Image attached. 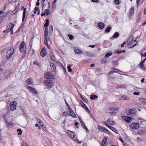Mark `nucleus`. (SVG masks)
Segmentation results:
<instances>
[{
    "instance_id": "f257e3e1",
    "label": "nucleus",
    "mask_w": 146,
    "mask_h": 146,
    "mask_svg": "<svg viewBox=\"0 0 146 146\" xmlns=\"http://www.w3.org/2000/svg\"><path fill=\"white\" fill-rule=\"evenodd\" d=\"M4 52L6 53L5 57L6 59L8 60L12 56L14 53V50L13 48H11L5 49L2 52V54H3Z\"/></svg>"
},
{
    "instance_id": "f03ea898",
    "label": "nucleus",
    "mask_w": 146,
    "mask_h": 146,
    "mask_svg": "<svg viewBox=\"0 0 146 146\" xmlns=\"http://www.w3.org/2000/svg\"><path fill=\"white\" fill-rule=\"evenodd\" d=\"M67 132L69 137L73 138L74 141L77 142H78L79 143H81V141H79V140L75 137L74 133L73 132L68 130Z\"/></svg>"
},
{
    "instance_id": "7ed1b4c3",
    "label": "nucleus",
    "mask_w": 146,
    "mask_h": 146,
    "mask_svg": "<svg viewBox=\"0 0 146 146\" xmlns=\"http://www.w3.org/2000/svg\"><path fill=\"white\" fill-rule=\"evenodd\" d=\"M17 104L16 102L14 101L12 102L10 104V109L12 111L15 110L16 109Z\"/></svg>"
},
{
    "instance_id": "20e7f679",
    "label": "nucleus",
    "mask_w": 146,
    "mask_h": 146,
    "mask_svg": "<svg viewBox=\"0 0 146 146\" xmlns=\"http://www.w3.org/2000/svg\"><path fill=\"white\" fill-rule=\"evenodd\" d=\"M110 112L108 113L112 115H115L117 111H118V108H115L113 109V108H111L110 109Z\"/></svg>"
},
{
    "instance_id": "39448f33",
    "label": "nucleus",
    "mask_w": 146,
    "mask_h": 146,
    "mask_svg": "<svg viewBox=\"0 0 146 146\" xmlns=\"http://www.w3.org/2000/svg\"><path fill=\"white\" fill-rule=\"evenodd\" d=\"M139 127V124L138 123H133L130 126V127L133 129H137Z\"/></svg>"
},
{
    "instance_id": "423d86ee",
    "label": "nucleus",
    "mask_w": 146,
    "mask_h": 146,
    "mask_svg": "<svg viewBox=\"0 0 146 146\" xmlns=\"http://www.w3.org/2000/svg\"><path fill=\"white\" fill-rule=\"evenodd\" d=\"M122 117L123 119L127 123H129L130 122L132 118L131 117L127 116H122Z\"/></svg>"
},
{
    "instance_id": "0eeeda50",
    "label": "nucleus",
    "mask_w": 146,
    "mask_h": 146,
    "mask_svg": "<svg viewBox=\"0 0 146 146\" xmlns=\"http://www.w3.org/2000/svg\"><path fill=\"white\" fill-rule=\"evenodd\" d=\"M26 88L27 89H29L30 91L32 92L33 94H37L38 93L36 91V90L31 86H27Z\"/></svg>"
},
{
    "instance_id": "6e6552de",
    "label": "nucleus",
    "mask_w": 146,
    "mask_h": 146,
    "mask_svg": "<svg viewBox=\"0 0 146 146\" xmlns=\"http://www.w3.org/2000/svg\"><path fill=\"white\" fill-rule=\"evenodd\" d=\"M104 123L107 127L110 129L112 130L114 132L116 133H118L117 130L115 128L112 127V126L109 125L108 123L106 122H104Z\"/></svg>"
},
{
    "instance_id": "1a4fd4ad",
    "label": "nucleus",
    "mask_w": 146,
    "mask_h": 146,
    "mask_svg": "<svg viewBox=\"0 0 146 146\" xmlns=\"http://www.w3.org/2000/svg\"><path fill=\"white\" fill-rule=\"evenodd\" d=\"M50 2H48V9H46L45 10L44 13L46 15L48 16L50 15V12L49 11V9L50 7Z\"/></svg>"
},
{
    "instance_id": "9d476101",
    "label": "nucleus",
    "mask_w": 146,
    "mask_h": 146,
    "mask_svg": "<svg viewBox=\"0 0 146 146\" xmlns=\"http://www.w3.org/2000/svg\"><path fill=\"white\" fill-rule=\"evenodd\" d=\"M45 83L49 87H51L52 85V81L50 80H46L45 81Z\"/></svg>"
},
{
    "instance_id": "9b49d317",
    "label": "nucleus",
    "mask_w": 146,
    "mask_h": 146,
    "mask_svg": "<svg viewBox=\"0 0 146 146\" xmlns=\"http://www.w3.org/2000/svg\"><path fill=\"white\" fill-rule=\"evenodd\" d=\"M25 42L24 41H22L21 43V44L19 46V49L20 51L23 52L24 51V46H25Z\"/></svg>"
},
{
    "instance_id": "f8f14e48",
    "label": "nucleus",
    "mask_w": 146,
    "mask_h": 146,
    "mask_svg": "<svg viewBox=\"0 0 146 146\" xmlns=\"http://www.w3.org/2000/svg\"><path fill=\"white\" fill-rule=\"evenodd\" d=\"M111 46V44L107 41H104L103 46L105 48L109 47Z\"/></svg>"
},
{
    "instance_id": "ddd939ff",
    "label": "nucleus",
    "mask_w": 146,
    "mask_h": 146,
    "mask_svg": "<svg viewBox=\"0 0 146 146\" xmlns=\"http://www.w3.org/2000/svg\"><path fill=\"white\" fill-rule=\"evenodd\" d=\"M46 54V49L44 48H43L40 51V54L42 57H44Z\"/></svg>"
},
{
    "instance_id": "4468645a",
    "label": "nucleus",
    "mask_w": 146,
    "mask_h": 146,
    "mask_svg": "<svg viewBox=\"0 0 146 146\" xmlns=\"http://www.w3.org/2000/svg\"><path fill=\"white\" fill-rule=\"evenodd\" d=\"M138 134L139 135L144 134L145 133V129L142 128L139 129L137 132Z\"/></svg>"
},
{
    "instance_id": "2eb2a0df",
    "label": "nucleus",
    "mask_w": 146,
    "mask_h": 146,
    "mask_svg": "<svg viewBox=\"0 0 146 146\" xmlns=\"http://www.w3.org/2000/svg\"><path fill=\"white\" fill-rule=\"evenodd\" d=\"M137 42L136 40H133L132 41V42H131L129 45H131L130 48H133L137 44Z\"/></svg>"
},
{
    "instance_id": "dca6fc26",
    "label": "nucleus",
    "mask_w": 146,
    "mask_h": 146,
    "mask_svg": "<svg viewBox=\"0 0 146 146\" xmlns=\"http://www.w3.org/2000/svg\"><path fill=\"white\" fill-rule=\"evenodd\" d=\"M22 10H23V18L22 20V22H23L24 21V19L25 17V16L26 12V8H24V6H23L22 7Z\"/></svg>"
},
{
    "instance_id": "f3484780",
    "label": "nucleus",
    "mask_w": 146,
    "mask_h": 146,
    "mask_svg": "<svg viewBox=\"0 0 146 146\" xmlns=\"http://www.w3.org/2000/svg\"><path fill=\"white\" fill-rule=\"evenodd\" d=\"M50 66L51 68L52 71L53 72H55L56 71V66L54 65V64L52 62L50 63Z\"/></svg>"
},
{
    "instance_id": "a211bd4d",
    "label": "nucleus",
    "mask_w": 146,
    "mask_h": 146,
    "mask_svg": "<svg viewBox=\"0 0 146 146\" xmlns=\"http://www.w3.org/2000/svg\"><path fill=\"white\" fill-rule=\"evenodd\" d=\"M42 9L43 10H44V7L46 6V5L47 4H48V0H42Z\"/></svg>"
},
{
    "instance_id": "6ab92c4d",
    "label": "nucleus",
    "mask_w": 146,
    "mask_h": 146,
    "mask_svg": "<svg viewBox=\"0 0 146 146\" xmlns=\"http://www.w3.org/2000/svg\"><path fill=\"white\" fill-rule=\"evenodd\" d=\"M135 109H130V110H128V111H129V113H128L127 114L129 115H131V114H134L135 113Z\"/></svg>"
},
{
    "instance_id": "aec40b11",
    "label": "nucleus",
    "mask_w": 146,
    "mask_h": 146,
    "mask_svg": "<svg viewBox=\"0 0 146 146\" xmlns=\"http://www.w3.org/2000/svg\"><path fill=\"white\" fill-rule=\"evenodd\" d=\"M26 82L28 84H29L31 85H33V83L32 81V80L30 78H28L26 81Z\"/></svg>"
},
{
    "instance_id": "412c9836",
    "label": "nucleus",
    "mask_w": 146,
    "mask_h": 146,
    "mask_svg": "<svg viewBox=\"0 0 146 146\" xmlns=\"http://www.w3.org/2000/svg\"><path fill=\"white\" fill-rule=\"evenodd\" d=\"M143 63L144 62H143L141 61L138 65L139 66V67L142 69L143 70H145L146 68L143 67Z\"/></svg>"
},
{
    "instance_id": "4be33fe9",
    "label": "nucleus",
    "mask_w": 146,
    "mask_h": 146,
    "mask_svg": "<svg viewBox=\"0 0 146 146\" xmlns=\"http://www.w3.org/2000/svg\"><path fill=\"white\" fill-rule=\"evenodd\" d=\"M69 116H71L73 117L76 118V117L73 110L69 111Z\"/></svg>"
},
{
    "instance_id": "5701e85b",
    "label": "nucleus",
    "mask_w": 146,
    "mask_h": 146,
    "mask_svg": "<svg viewBox=\"0 0 146 146\" xmlns=\"http://www.w3.org/2000/svg\"><path fill=\"white\" fill-rule=\"evenodd\" d=\"M75 52L78 54H80L82 53V51L79 48L75 49L74 50Z\"/></svg>"
},
{
    "instance_id": "b1692460",
    "label": "nucleus",
    "mask_w": 146,
    "mask_h": 146,
    "mask_svg": "<svg viewBox=\"0 0 146 146\" xmlns=\"http://www.w3.org/2000/svg\"><path fill=\"white\" fill-rule=\"evenodd\" d=\"M50 57L51 60L52 61H54L55 60V58L53 55V53L52 52H50Z\"/></svg>"
},
{
    "instance_id": "393cba45",
    "label": "nucleus",
    "mask_w": 146,
    "mask_h": 146,
    "mask_svg": "<svg viewBox=\"0 0 146 146\" xmlns=\"http://www.w3.org/2000/svg\"><path fill=\"white\" fill-rule=\"evenodd\" d=\"M45 78H52V76L50 73L47 72L45 74Z\"/></svg>"
},
{
    "instance_id": "a878e982",
    "label": "nucleus",
    "mask_w": 146,
    "mask_h": 146,
    "mask_svg": "<svg viewBox=\"0 0 146 146\" xmlns=\"http://www.w3.org/2000/svg\"><path fill=\"white\" fill-rule=\"evenodd\" d=\"M133 39V37L132 36H130L128 39L127 41L126 42V43H127V44H130L131 42H132L133 40H134Z\"/></svg>"
},
{
    "instance_id": "bb28decb",
    "label": "nucleus",
    "mask_w": 146,
    "mask_h": 146,
    "mask_svg": "<svg viewBox=\"0 0 146 146\" xmlns=\"http://www.w3.org/2000/svg\"><path fill=\"white\" fill-rule=\"evenodd\" d=\"M140 101L144 104H146V98H140L139 99Z\"/></svg>"
},
{
    "instance_id": "cd10ccee",
    "label": "nucleus",
    "mask_w": 146,
    "mask_h": 146,
    "mask_svg": "<svg viewBox=\"0 0 146 146\" xmlns=\"http://www.w3.org/2000/svg\"><path fill=\"white\" fill-rule=\"evenodd\" d=\"M98 26L100 29H102L104 27L105 24L103 23L100 22L98 23Z\"/></svg>"
},
{
    "instance_id": "c85d7f7f",
    "label": "nucleus",
    "mask_w": 146,
    "mask_h": 146,
    "mask_svg": "<svg viewBox=\"0 0 146 146\" xmlns=\"http://www.w3.org/2000/svg\"><path fill=\"white\" fill-rule=\"evenodd\" d=\"M11 73L10 71L9 70H7L4 73V75L5 76L8 77L11 75Z\"/></svg>"
},
{
    "instance_id": "c756f323",
    "label": "nucleus",
    "mask_w": 146,
    "mask_h": 146,
    "mask_svg": "<svg viewBox=\"0 0 146 146\" xmlns=\"http://www.w3.org/2000/svg\"><path fill=\"white\" fill-rule=\"evenodd\" d=\"M119 71V70L118 69L113 68L111 70L110 73H111L117 72Z\"/></svg>"
},
{
    "instance_id": "7c9ffc66",
    "label": "nucleus",
    "mask_w": 146,
    "mask_h": 146,
    "mask_svg": "<svg viewBox=\"0 0 146 146\" xmlns=\"http://www.w3.org/2000/svg\"><path fill=\"white\" fill-rule=\"evenodd\" d=\"M57 62L58 65L61 66L62 68V69H63L64 71L66 72V71L65 68H64V66H63V65L62 64V63H61L60 62Z\"/></svg>"
},
{
    "instance_id": "2f4dec72",
    "label": "nucleus",
    "mask_w": 146,
    "mask_h": 146,
    "mask_svg": "<svg viewBox=\"0 0 146 146\" xmlns=\"http://www.w3.org/2000/svg\"><path fill=\"white\" fill-rule=\"evenodd\" d=\"M10 26V30H9V32H10V31H13V29L15 26L14 24H11L9 25Z\"/></svg>"
},
{
    "instance_id": "473e14b6",
    "label": "nucleus",
    "mask_w": 146,
    "mask_h": 146,
    "mask_svg": "<svg viewBox=\"0 0 146 146\" xmlns=\"http://www.w3.org/2000/svg\"><path fill=\"white\" fill-rule=\"evenodd\" d=\"M84 54L88 56H92V54L88 51L85 52Z\"/></svg>"
},
{
    "instance_id": "72a5a7b5",
    "label": "nucleus",
    "mask_w": 146,
    "mask_h": 146,
    "mask_svg": "<svg viewBox=\"0 0 146 146\" xmlns=\"http://www.w3.org/2000/svg\"><path fill=\"white\" fill-rule=\"evenodd\" d=\"M107 122H108L109 124L111 125H113L115 123L114 121H112L110 119H108L107 121Z\"/></svg>"
},
{
    "instance_id": "f704fd0d",
    "label": "nucleus",
    "mask_w": 146,
    "mask_h": 146,
    "mask_svg": "<svg viewBox=\"0 0 146 146\" xmlns=\"http://www.w3.org/2000/svg\"><path fill=\"white\" fill-rule=\"evenodd\" d=\"M107 139L106 138H105L102 141V144L103 145L105 146L107 144Z\"/></svg>"
},
{
    "instance_id": "c9c22d12",
    "label": "nucleus",
    "mask_w": 146,
    "mask_h": 146,
    "mask_svg": "<svg viewBox=\"0 0 146 146\" xmlns=\"http://www.w3.org/2000/svg\"><path fill=\"white\" fill-rule=\"evenodd\" d=\"M46 23L44 25V26L45 28H46L47 26H48V24L49 23V21L48 19H46Z\"/></svg>"
},
{
    "instance_id": "e433bc0d",
    "label": "nucleus",
    "mask_w": 146,
    "mask_h": 146,
    "mask_svg": "<svg viewBox=\"0 0 146 146\" xmlns=\"http://www.w3.org/2000/svg\"><path fill=\"white\" fill-rule=\"evenodd\" d=\"M119 35V34L117 32H116L114 35L112 36V37L113 38L118 37Z\"/></svg>"
},
{
    "instance_id": "4c0bfd02",
    "label": "nucleus",
    "mask_w": 146,
    "mask_h": 146,
    "mask_svg": "<svg viewBox=\"0 0 146 146\" xmlns=\"http://www.w3.org/2000/svg\"><path fill=\"white\" fill-rule=\"evenodd\" d=\"M98 98V96L96 95H92L90 96V98L91 100H94L95 98Z\"/></svg>"
},
{
    "instance_id": "58836bf2",
    "label": "nucleus",
    "mask_w": 146,
    "mask_h": 146,
    "mask_svg": "<svg viewBox=\"0 0 146 146\" xmlns=\"http://www.w3.org/2000/svg\"><path fill=\"white\" fill-rule=\"evenodd\" d=\"M111 29V27H108L106 28L105 30V31L107 33L109 32L110 31V30Z\"/></svg>"
},
{
    "instance_id": "ea45409f",
    "label": "nucleus",
    "mask_w": 146,
    "mask_h": 146,
    "mask_svg": "<svg viewBox=\"0 0 146 146\" xmlns=\"http://www.w3.org/2000/svg\"><path fill=\"white\" fill-rule=\"evenodd\" d=\"M17 131L18 132H19V133H18V135H21L22 134V131L21 130V129H18L17 130Z\"/></svg>"
},
{
    "instance_id": "a19ab883",
    "label": "nucleus",
    "mask_w": 146,
    "mask_h": 146,
    "mask_svg": "<svg viewBox=\"0 0 146 146\" xmlns=\"http://www.w3.org/2000/svg\"><path fill=\"white\" fill-rule=\"evenodd\" d=\"M134 8L133 7H131L130 9V14L131 15L133 14L134 13Z\"/></svg>"
},
{
    "instance_id": "79ce46f5",
    "label": "nucleus",
    "mask_w": 146,
    "mask_h": 146,
    "mask_svg": "<svg viewBox=\"0 0 146 146\" xmlns=\"http://www.w3.org/2000/svg\"><path fill=\"white\" fill-rule=\"evenodd\" d=\"M112 54V53L111 52H109L107 53L105 55V57L106 58L110 56H111Z\"/></svg>"
},
{
    "instance_id": "37998d69",
    "label": "nucleus",
    "mask_w": 146,
    "mask_h": 146,
    "mask_svg": "<svg viewBox=\"0 0 146 146\" xmlns=\"http://www.w3.org/2000/svg\"><path fill=\"white\" fill-rule=\"evenodd\" d=\"M122 98L123 99L126 100H129L130 99L128 96H123Z\"/></svg>"
},
{
    "instance_id": "c03bdc74",
    "label": "nucleus",
    "mask_w": 146,
    "mask_h": 146,
    "mask_svg": "<svg viewBox=\"0 0 146 146\" xmlns=\"http://www.w3.org/2000/svg\"><path fill=\"white\" fill-rule=\"evenodd\" d=\"M33 64H36L38 66H40V63L37 60L35 61L34 62Z\"/></svg>"
},
{
    "instance_id": "a18cd8bd",
    "label": "nucleus",
    "mask_w": 146,
    "mask_h": 146,
    "mask_svg": "<svg viewBox=\"0 0 146 146\" xmlns=\"http://www.w3.org/2000/svg\"><path fill=\"white\" fill-rule=\"evenodd\" d=\"M71 66L70 65H69L68 66L67 68L68 69V71L69 72H71L72 71V69L71 68Z\"/></svg>"
},
{
    "instance_id": "49530a36",
    "label": "nucleus",
    "mask_w": 146,
    "mask_h": 146,
    "mask_svg": "<svg viewBox=\"0 0 146 146\" xmlns=\"http://www.w3.org/2000/svg\"><path fill=\"white\" fill-rule=\"evenodd\" d=\"M103 132H104L107 134H108L110 133L109 131L104 127L103 129Z\"/></svg>"
},
{
    "instance_id": "de8ad7c7",
    "label": "nucleus",
    "mask_w": 146,
    "mask_h": 146,
    "mask_svg": "<svg viewBox=\"0 0 146 146\" xmlns=\"http://www.w3.org/2000/svg\"><path fill=\"white\" fill-rule=\"evenodd\" d=\"M104 127L101 126H99L98 127V129L100 131H102V132L103 131V129H104Z\"/></svg>"
},
{
    "instance_id": "09e8293b",
    "label": "nucleus",
    "mask_w": 146,
    "mask_h": 146,
    "mask_svg": "<svg viewBox=\"0 0 146 146\" xmlns=\"http://www.w3.org/2000/svg\"><path fill=\"white\" fill-rule=\"evenodd\" d=\"M68 36L69 37V38L70 40H72L73 38V36L72 35H68Z\"/></svg>"
},
{
    "instance_id": "8fccbe9b",
    "label": "nucleus",
    "mask_w": 146,
    "mask_h": 146,
    "mask_svg": "<svg viewBox=\"0 0 146 146\" xmlns=\"http://www.w3.org/2000/svg\"><path fill=\"white\" fill-rule=\"evenodd\" d=\"M44 34L46 35H48V28H46L45 29L44 31Z\"/></svg>"
},
{
    "instance_id": "3c124183",
    "label": "nucleus",
    "mask_w": 146,
    "mask_h": 146,
    "mask_svg": "<svg viewBox=\"0 0 146 146\" xmlns=\"http://www.w3.org/2000/svg\"><path fill=\"white\" fill-rule=\"evenodd\" d=\"M23 24H22L21 26L18 28V31H17V32H18L19 30H20L23 28Z\"/></svg>"
},
{
    "instance_id": "603ef678",
    "label": "nucleus",
    "mask_w": 146,
    "mask_h": 146,
    "mask_svg": "<svg viewBox=\"0 0 146 146\" xmlns=\"http://www.w3.org/2000/svg\"><path fill=\"white\" fill-rule=\"evenodd\" d=\"M114 2L116 5H118L119 3V0H115Z\"/></svg>"
},
{
    "instance_id": "864d4df0",
    "label": "nucleus",
    "mask_w": 146,
    "mask_h": 146,
    "mask_svg": "<svg viewBox=\"0 0 146 146\" xmlns=\"http://www.w3.org/2000/svg\"><path fill=\"white\" fill-rule=\"evenodd\" d=\"M81 97L83 101L84 102H87V100L86 98L82 97V96H81Z\"/></svg>"
},
{
    "instance_id": "5fc2aeb1",
    "label": "nucleus",
    "mask_w": 146,
    "mask_h": 146,
    "mask_svg": "<svg viewBox=\"0 0 146 146\" xmlns=\"http://www.w3.org/2000/svg\"><path fill=\"white\" fill-rule=\"evenodd\" d=\"M22 146H29V145L26 143L23 142L22 144Z\"/></svg>"
},
{
    "instance_id": "6e6d98bb",
    "label": "nucleus",
    "mask_w": 146,
    "mask_h": 146,
    "mask_svg": "<svg viewBox=\"0 0 146 146\" xmlns=\"http://www.w3.org/2000/svg\"><path fill=\"white\" fill-rule=\"evenodd\" d=\"M57 0H54L53 1L52 3V5L53 7H54V4L56 2Z\"/></svg>"
},
{
    "instance_id": "4d7b16f0",
    "label": "nucleus",
    "mask_w": 146,
    "mask_h": 146,
    "mask_svg": "<svg viewBox=\"0 0 146 146\" xmlns=\"http://www.w3.org/2000/svg\"><path fill=\"white\" fill-rule=\"evenodd\" d=\"M10 26L9 25L7 27V33H9V30L10 29Z\"/></svg>"
},
{
    "instance_id": "13d9d810",
    "label": "nucleus",
    "mask_w": 146,
    "mask_h": 146,
    "mask_svg": "<svg viewBox=\"0 0 146 146\" xmlns=\"http://www.w3.org/2000/svg\"><path fill=\"white\" fill-rule=\"evenodd\" d=\"M35 10L36 11H40V9L38 7H35Z\"/></svg>"
},
{
    "instance_id": "bf43d9fd",
    "label": "nucleus",
    "mask_w": 146,
    "mask_h": 146,
    "mask_svg": "<svg viewBox=\"0 0 146 146\" xmlns=\"http://www.w3.org/2000/svg\"><path fill=\"white\" fill-rule=\"evenodd\" d=\"M115 52L117 54H120L122 53V52H121V50L120 51L116 50L115 51Z\"/></svg>"
},
{
    "instance_id": "052dcab7",
    "label": "nucleus",
    "mask_w": 146,
    "mask_h": 146,
    "mask_svg": "<svg viewBox=\"0 0 146 146\" xmlns=\"http://www.w3.org/2000/svg\"><path fill=\"white\" fill-rule=\"evenodd\" d=\"M9 1L11 3H14L17 0H9Z\"/></svg>"
},
{
    "instance_id": "680f3d73",
    "label": "nucleus",
    "mask_w": 146,
    "mask_h": 146,
    "mask_svg": "<svg viewBox=\"0 0 146 146\" xmlns=\"http://www.w3.org/2000/svg\"><path fill=\"white\" fill-rule=\"evenodd\" d=\"M68 114V113H67L66 112V111H64L63 113H62V115L64 116H65L66 114Z\"/></svg>"
},
{
    "instance_id": "e2e57ef3",
    "label": "nucleus",
    "mask_w": 146,
    "mask_h": 146,
    "mask_svg": "<svg viewBox=\"0 0 146 146\" xmlns=\"http://www.w3.org/2000/svg\"><path fill=\"white\" fill-rule=\"evenodd\" d=\"M80 102L81 105L83 107L85 105V104L82 101H80Z\"/></svg>"
},
{
    "instance_id": "0e129e2a",
    "label": "nucleus",
    "mask_w": 146,
    "mask_h": 146,
    "mask_svg": "<svg viewBox=\"0 0 146 146\" xmlns=\"http://www.w3.org/2000/svg\"><path fill=\"white\" fill-rule=\"evenodd\" d=\"M85 109L86 111L87 112H88L89 113H90V111L89 109L87 108V107H86V108Z\"/></svg>"
},
{
    "instance_id": "69168bd1",
    "label": "nucleus",
    "mask_w": 146,
    "mask_h": 146,
    "mask_svg": "<svg viewBox=\"0 0 146 146\" xmlns=\"http://www.w3.org/2000/svg\"><path fill=\"white\" fill-rule=\"evenodd\" d=\"M36 119L38 121V122L40 123H42V122L40 121V119H39L38 118H36Z\"/></svg>"
},
{
    "instance_id": "338daca9",
    "label": "nucleus",
    "mask_w": 146,
    "mask_h": 146,
    "mask_svg": "<svg viewBox=\"0 0 146 146\" xmlns=\"http://www.w3.org/2000/svg\"><path fill=\"white\" fill-rule=\"evenodd\" d=\"M126 42H124L123 43V44H121V47H123L124 46V45L125 44H126Z\"/></svg>"
},
{
    "instance_id": "774afa93",
    "label": "nucleus",
    "mask_w": 146,
    "mask_h": 146,
    "mask_svg": "<svg viewBox=\"0 0 146 146\" xmlns=\"http://www.w3.org/2000/svg\"><path fill=\"white\" fill-rule=\"evenodd\" d=\"M141 56L142 57H145L146 56V52H145L144 54L142 53L141 54Z\"/></svg>"
}]
</instances>
